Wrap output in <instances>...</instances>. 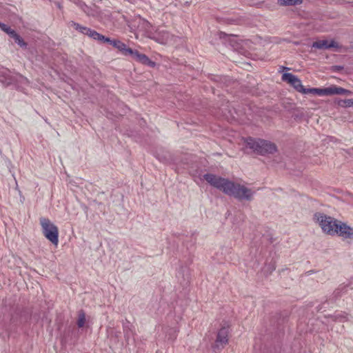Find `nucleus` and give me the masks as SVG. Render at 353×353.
<instances>
[{"label":"nucleus","mask_w":353,"mask_h":353,"mask_svg":"<svg viewBox=\"0 0 353 353\" xmlns=\"http://www.w3.org/2000/svg\"><path fill=\"white\" fill-rule=\"evenodd\" d=\"M203 177L211 185L221 190L225 194L240 200L251 201L256 192L254 190L244 185L234 183L212 174H206Z\"/></svg>","instance_id":"1"},{"label":"nucleus","mask_w":353,"mask_h":353,"mask_svg":"<svg viewBox=\"0 0 353 353\" xmlns=\"http://www.w3.org/2000/svg\"><path fill=\"white\" fill-rule=\"evenodd\" d=\"M313 220L321 229L322 232L330 236H336L338 225L341 221L322 212H316Z\"/></svg>","instance_id":"2"},{"label":"nucleus","mask_w":353,"mask_h":353,"mask_svg":"<svg viewBox=\"0 0 353 353\" xmlns=\"http://www.w3.org/2000/svg\"><path fill=\"white\" fill-rule=\"evenodd\" d=\"M242 140L246 148L261 154H272L276 151V145L268 141L263 139L255 140L250 137L243 139Z\"/></svg>","instance_id":"3"},{"label":"nucleus","mask_w":353,"mask_h":353,"mask_svg":"<svg viewBox=\"0 0 353 353\" xmlns=\"http://www.w3.org/2000/svg\"><path fill=\"white\" fill-rule=\"evenodd\" d=\"M139 28H143L145 31V33L149 38L155 40L159 43L166 44L170 41V35L167 32L159 30L153 31L150 23L144 19L141 21Z\"/></svg>","instance_id":"4"},{"label":"nucleus","mask_w":353,"mask_h":353,"mask_svg":"<svg viewBox=\"0 0 353 353\" xmlns=\"http://www.w3.org/2000/svg\"><path fill=\"white\" fill-rule=\"evenodd\" d=\"M39 221L44 236L57 246L59 243L58 228L50 219L45 217L40 218Z\"/></svg>","instance_id":"5"},{"label":"nucleus","mask_w":353,"mask_h":353,"mask_svg":"<svg viewBox=\"0 0 353 353\" xmlns=\"http://www.w3.org/2000/svg\"><path fill=\"white\" fill-rule=\"evenodd\" d=\"M314 94L319 96H331L335 94L339 95H350L351 91L344 89L341 87H338L335 85H332L327 88H309L305 89L304 94Z\"/></svg>","instance_id":"6"},{"label":"nucleus","mask_w":353,"mask_h":353,"mask_svg":"<svg viewBox=\"0 0 353 353\" xmlns=\"http://www.w3.org/2000/svg\"><path fill=\"white\" fill-rule=\"evenodd\" d=\"M229 327L223 326L218 332L216 339L212 348L214 351L221 350L228 342Z\"/></svg>","instance_id":"7"},{"label":"nucleus","mask_w":353,"mask_h":353,"mask_svg":"<svg viewBox=\"0 0 353 353\" xmlns=\"http://www.w3.org/2000/svg\"><path fill=\"white\" fill-rule=\"evenodd\" d=\"M282 80L292 85L298 92L304 94L306 88L303 87L301 80L295 75L291 73H284L282 76Z\"/></svg>","instance_id":"8"},{"label":"nucleus","mask_w":353,"mask_h":353,"mask_svg":"<svg viewBox=\"0 0 353 353\" xmlns=\"http://www.w3.org/2000/svg\"><path fill=\"white\" fill-rule=\"evenodd\" d=\"M312 48L319 49V50H328L331 48L339 49L341 47V46L334 39L327 40V39H322L317 40L312 43Z\"/></svg>","instance_id":"9"},{"label":"nucleus","mask_w":353,"mask_h":353,"mask_svg":"<svg viewBox=\"0 0 353 353\" xmlns=\"http://www.w3.org/2000/svg\"><path fill=\"white\" fill-rule=\"evenodd\" d=\"M339 224L336 235L343 239H353V227L342 221Z\"/></svg>","instance_id":"10"},{"label":"nucleus","mask_w":353,"mask_h":353,"mask_svg":"<svg viewBox=\"0 0 353 353\" xmlns=\"http://www.w3.org/2000/svg\"><path fill=\"white\" fill-rule=\"evenodd\" d=\"M105 42L110 43L112 46L118 49L123 55L127 56L132 52V50L128 48L126 45L119 40H111L109 38L105 39Z\"/></svg>","instance_id":"11"},{"label":"nucleus","mask_w":353,"mask_h":353,"mask_svg":"<svg viewBox=\"0 0 353 353\" xmlns=\"http://www.w3.org/2000/svg\"><path fill=\"white\" fill-rule=\"evenodd\" d=\"M128 55H131L133 59L141 63L148 65L152 67L155 65L154 62L150 60V59L146 55L144 54H141L138 51H134L132 50V52L129 53Z\"/></svg>","instance_id":"12"},{"label":"nucleus","mask_w":353,"mask_h":353,"mask_svg":"<svg viewBox=\"0 0 353 353\" xmlns=\"http://www.w3.org/2000/svg\"><path fill=\"white\" fill-rule=\"evenodd\" d=\"M0 81L6 85H9L13 83L14 80L10 76L9 71H5L0 74Z\"/></svg>","instance_id":"13"},{"label":"nucleus","mask_w":353,"mask_h":353,"mask_svg":"<svg viewBox=\"0 0 353 353\" xmlns=\"http://www.w3.org/2000/svg\"><path fill=\"white\" fill-rule=\"evenodd\" d=\"M85 314L83 311H79L77 318V325L79 327H83L85 325Z\"/></svg>","instance_id":"14"},{"label":"nucleus","mask_w":353,"mask_h":353,"mask_svg":"<svg viewBox=\"0 0 353 353\" xmlns=\"http://www.w3.org/2000/svg\"><path fill=\"white\" fill-rule=\"evenodd\" d=\"M71 26L73 28H74L75 30H77L79 31L80 32H81L84 34H86V35H88V31L90 30V28H88L87 27L82 26L79 25V23H77L74 22H72L71 23Z\"/></svg>","instance_id":"15"},{"label":"nucleus","mask_w":353,"mask_h":353,"mask_svg":"<svg viewBox=\"0 0 353 353\" xmlns=\"http://www.w3.org/2000/svg\"><path fill=\"white\" fill-rule=\"evenodd\" d=\"M71 26L73 28H74L75 30H77L79 31L80 32H81L84 34H86V35H88V31L90 30V28H88L87 27L82 26L79 25V23H77L74 22H72L71 23Z\"/></svg>","instance_id":"16"},{"label":"nucleus","mask_w":353,"mask_h":353,"mask_svg":"<svg viewBox=\"0 0 353 353\" xmlns=\"http://www.w3.org/2000/svg\"><path fill=\"white\" fill-rule=\"evenodd\" d=\"M88 36H89L91 38H93L94 39H96V40H101V41H105V39L106 38H105L104 36L99 34L98 32H97L96 31L94 30H92L91 29L89 30L88 31Z\"/></svg>","instance_id":"17"},{"label":"nucleus","mask_w":353,"mask_h":353,"mask_svg":"<svg viewBox=\"0 0 353 353\" xmlns=\"http://www.w3.org/2000/svg\"><path fill=\"white\" fill-rule=\"evenodd\" d=\"M0 28L12 38L17 33L14 30L2 23L0 24Z\"/></svg>","instance_id":"18"},{"label":"nucleus","mask_w":353,"mask_h":353,"mask_svg":"<svg viewBox=\"0 0 353 353\" xmlns=\"http://www.w3.org/2000/svg\"><path fill=\"white\" fill-rule=\"evenodd\" d=\"M282 6H294L301 3V0H278Z\"/></svg>","instance_id":"19"},{"label":"nucleus","mask_w":353,"mask_h":353,"mask_svg":"<svg viewBox=\"0 0 353 353\" xmlns=\"http://www.w3.org/2000/svg\"><path fill=\"white\" fill-rule=\"evenodd\" d=\"M12 39H14V41L21 48H26L27 46V43L23 41V39L17 34L16 33Z\"/></svg>","instance_id":"20"},{"label":"nucleus","mask_w":353,"mask_h":353,"mask_svg":"<svg viewBox=\"0 0 353 353\" xmlns=\"http://www.w3.org/2000/svg\"><path fill=\"white\" fill-rule=\"evenodd\" d=\"M342 106L344 107H353V99H345L342 101Z\"/></svg>","instance_id":"21"},{"label":"nucleus","mask_w":353,"mask_h":353,"mask_svg":"<svg viewBox=\"0 0 353 353\" xmlns=\"http://www.w3.org/2000/svg\"><path fill=\"white\" fill-rule=\"evenodd\" d=\"M19 78L20 79V81L23 83L28 82V79L26 77L19 76Z\"/></svg>","instance_id":"22"},{"label":"nucleus","mask_w":353,"mask_h":353,"mask_svg":"<svg viewBox=\"0 0 353 353\" xmlns=\"http://www.w3.org/2000/svg\"><path fill=\"white\" fill-rule=\"evenodd\" d=\"M157 158H158L161 161H165V159L163 158H161L158 156H157Z\"/></svg>","instance_id":"23"}]
</instances>
